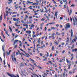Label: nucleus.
<instances>
[{"label": "nucleus", "mask_w": 77, "mask_h": 77, "mask_svg": "<svg viewBox=\"0 0 77 77\" xmlns=\"http://www.w3.org/2000/svg\"><path fill=\"white\" fill-rule=\"evenodd\" d=\"M65 25H66V26L65 27V29L66 30H68V28H70V25H69V23L66 24Z\"/></svg>", "instance_id": "obj_1"}, {"label": "nucleus", "mask_w": 77, "mask_h": 77, "mask_svg": "<svg viewBox=\"0 0 77 77\" xmlns=\"http://www.w3.org/2000/svg\"><path fill=\"white\" fill-rule=\"evenodd\" d=\"M71 31L70 30L69 31V33H71V37H72V35L73 34V32H72V29H71Z\"/></svg>", "instance_id": "obj_2"}, {"label": "nucleus", "mask_w": 77, "mask_h": 77, "mask_svg": "<svg viewBox=\"0 0 77 77\" xmlns=\"http://www.w3.org/2000/svg\"><path fill=\"white\" fill-rule=\"evenodd\" d=\"M14 57V55H12V56H11V57L12 58V60H13V61L14 62L15 60V61H16V60H17V59H16V58H14V59L13 57Z\"/></svg>", "instance_id": "obj_3"}, {"label": "nucleus", "mask_w": 77, "mask_h": 77, "mask_svg": "<svg viewBox=\"0 0 77 77\" xmlns=\"http://www.w3.org/2000/svg\"><path fill=\"white\" fill-rule=\"evenodd\" d=\"M18 40H16L14 42V44H13L14 46H15V44H16V42L17 43L18 42Z\"/></svg>", "instance_id": "obj_4"}, {"label": "nucleus", "mask_w": 77, "mask_h": 77, "mask_svg": "<svg viewBox=\"0 0 77 77\" xmlns=\"http://www.w3.org/2000/svg\"><path fill=\"white\" fill-rule=\"evenodd\" d=\"M72 19L73 21V25L75 26V20H74V17H72Z\"/></svg>", "instance_id": "obj_5"}, {"label": "nucleus", "mask_w": 77, "mask_h": 77, "mask_svg": "<svg viewBox=\"0 0 77 77\" xmlns=\"http://www.w3.org/2000/svg\"><path fill=\"white\" fill-rule=\"evenodd\" d=\"M20 67H23L24 64H23V62H22L21 63H20Z\"/></svg>", "instance_id": "obj_6"}, {"label": "nucleus", "mask_w": 77, "mask_h": 77, "mask_svg": "<svg viewBox=\"0 0 77 77\" xmlns=\"http://www.w3.org/2000/svg\"><path fill=\"white\" fill-rule=\"evenodd\" d=\"M7 74L8 75H9V76L10 77H13V76H12V74L9 73V72H7Z\"/></svg>", "instance_id": "obj_7"}, {"label": "nucleus", "mask_w": 77, "mask_h": 77, "mask_svg": "<svg viewBox=\"0 0 77 77\" xmlns=\"http://www.w3.org/2000/svg\"><path fill=\"white\" fill-rule=\"evenodd\" d=\"M57 12H55L54 16L56 17V18H57Z\"/></svg>", "instance_id": "obj_8"}, {"label": "nucleus", "mask_w": 77, "mask_h": 77, "mask_svg": "<svg viewBox=\"0 0 77 77\" xmlns=\"http://www.w3.org/2000/svg\"><path fill=\"white\" fill-rule=\"evenodd\" d=\"M51 30H56V29H57V28L56 27H53L51 28Z\"/></svg>", "instance_id": "obj_9"}, {"label": "nucleus", "mask_w": 77, "mask_h": 77, "mask_svg": "<svg viewBox=\"0 0 77 77\" xmlns=\"http://www.w3.org/2000/svg\"><path fill=\"white\" fill-rule=\"evenodd\" d=\"M2 20V14H1L0 17V23H1V21Z\"/></svg>", "instance_id": "obj_10"}, {"label": "nucleus", "mask_w": 77, "mask_h": 77, "mask_svg": "<svg viewBox=\"0 0 77 77\" xmlns=\"http://www.w3.org/2000/svg\"><path fill=\"white\" fill-rule=\"evenodd\" d=\"M74 18H75V23L76 24V25H77V18H76V17H74Z\"/></svg>", "instance_id": "obj_11"}, {"label": "nucleus", "mask_w": 77, "mask_h": 77, "mask_svg": "<svg viewBox=\"0 0 77 77\" xmlns=\"http://www.w3.org/2000/svg\"><path fill=\"white\" fill-rule=\"evenodd\" d=\"M72 51L73 52H74V51H77V49H73L72 50Z\"/></svg>", "instance_id": "obj_12"}, {"label": "nucleus", "mask_w": 77, "mask_h": 77, "mask_svg": "<svg viewBox=\"0 0 77 77\" xmlns=\"http://www.w3.org/2000/svg\"><path fill=\"white\" fill-rule=\"evenodd\" d=\"M26 32L27 33H29V34H30L31 33V31H26Z\"/></svg>", "instance_id": "obj_13"}, {"label": "nucleus", "mask_w": 77, "mask_h": 77, "mask_svg": "<svg viewBox=\"0 0 77 77\" xmlns=\"http://www.w3.org/2000/svg\"><path fill=\"white\" fill-rule=\"evenodd\" d=\"M45 75L46 76L47 75V74L44 73V74L42 75V76L43 77H45Z\"/></svg>", "instance_id": "obj_14"}, {"label": "nucleus", "mask_w": 77, "mask_h": 77, "mask_svg": "<svg viewBox=\"0 0 77 77\" xmlns=\"http://www.w3.org/2000/svg\"><path fill=\"white\" fill-rule=\"evenodd\" d=\"M27 3H30V4H32V3H33V2H29V1H27Z\"/></svg>", "instance_id": "obj_15"}, {"label": "nucleus", "mask_w": 77, "mask_h": 77, "mask_svg": "<svg viewBox=\"0 0 77 77\" xmlns=\"http://www.w3.org/2000/svg\"><path fill=\"white\" fill-rule=\"evenodd\" d=\"M5 33L7 35H8V36H9V35L8 34V32L7 31H5Z\"/></svg>", "instance_id": "obj_16"}, {"label": "nucleus", "mask_w": 77, "mask_h": 77, "mask_svg": "<svg viewBox=\"0 0 77 77\" xmlns=\"http://www.w3.org/2000/svg\"><path fill=\"white\" fill-rule=\"evenodd\" d=\"M5 45L2 46V50L3 51H5V50H4V48H5Z\"/></svg>", "instance_id": "obj_17"}, {"label": "nucleus", "mask_w": 77, "mask_h": 77, "mask_svg": "<svg viewBox=\"0 0 77 77\" xmlns=\"http://www.w3.org/2000/svg\"><path fill=\"white\" fill-rule=\"evenodd\" d=\"M38 4V3H34L32 4V5H37Z\"/></svg>", "instance_id": "obj_18"}, {"label": "nucleus", "mask_w": 77, "mask_h": 77, "mask_svg": "<svg viewBox=\"0 0 77 77\" xmlns=\"http://www.w3.org/2000/svg\"><path fill=\"white\" fill-rule=\"evenodd\" d=\"M9 29L10 30H11V32L12 31V28H11V26H9Z\"/></svg>", "instance_id": "obj_19"}, {"label": "nucleus", "mask_w": 77, "mask_h": 77, "mask_svg": "<svg viewBox=\"0 0 77 77\" xmlns=\"http://www.w3.org/2000/svg\"><path fill=\"white\" fill-rule=\"evenodd\" d=\"M55 44H56V45H58V44H59V43H58V42H57L56 41H55Z\"/></svg>", "instance_id": "obj_20"}, {"label": "nucleus", "mask_w": 77, "mask_h": 77, "mask_svg": "<svg viewBox=\"0 0 77 77\" xmlns=\"http://www.w3.org/2000/svg\"><path fill=\"white\" fill-rule=\"evenodd\" d=\"M67 11H68L69 12V15H71V13H70L69 12V10H68V8L67 9Z\"/></svg>", "instance_id": "obj_21"}, {"label": "nucleus", "mask_w": 77, "mask_h": 77, "mask_svg": "<svg viewBox=\"0 0 77 77\" xmlns=\"http://www.w3.org/2000/svg\"><path fill=\"white\" fill-rule=\"evenodd\" d=\"M31 60V61H32V62H35V61H34V60H33V59H32V58H30Z\"/></svg>", "instance_id": "obj_22"}, {"label": "nucleus", "mask_w": 77, "mask_h": 77, "mask_svg": "<svg viewBox=\"0 0 77 77\" xmlns=\"http://www.w3.org/2000/svg\"><path fill=\"white\" fill-rule=\"evenodd\" d=\"M69 12L70 13V14L72 13V9H70Z\"/></svg>", "instance_id": "obj_23"}, {"label": "nucleus", "mask_w": 77, "mask_h": 77, "mask_svg": "<svg viewBox=\"0 0 77 77\" xmlns=\"http://www.w3.org/2000/svg\"><path fill=\"white\" fill-rule=\"evenodd\" d=\"M71 7H75V5H74L72 4L71 6Z\"/></svg>", "instance_id": "obj_24"}, {"label": "nucleus", "mask_w": 77, "mask_h": 77, "mask_svg": "<svg viewBox=\"0 0 77 77\" xmlns=\"http://www.w3.org/2000/svg\"><path fill=\"white\" fill-rule=\"evenodd\" d=\"M13 21H17V19L15 18H13Z\"/></svg>", "instance_id": "obj_25"}, {"label": "nucleus", "mask_w": 77, "mask_h": 77, "mask_svg": "<svg viewBox=\"0 0 77 77\" xmlns=\"http://www.w3.org/2000/svg\"><path fill=\"white\" fill-rule=\"evenodd\" d=\"M54 46H52V50H54Z\"/></svg>", "instance_id": "obj_26"}, {"label": "nucleus", "mask_w": 77, "mask_h": 77, "mask_svg": "<svg viewBox=\"0 0 77 77\" xmlns=\"http://www.w3.org/2000/svg\"><path fill=\"white\" fill-rule=\"evenodd\" d=\"M20 55H23V56H25V55L23 53H20Z\"/></svg>", "instance_id": "obj_27"}, {"label": "nucleus", "mask_w": 77, "mask_h": 77, "mask_svg": "<svg viewBox=\"0 0 77 77\" xmlns=\"http://www.w3.org/2000/svg\"><path fill=\"white\" fill-rule=\"evenodd\" d=\"M10 54V53H9V52L8 53V51H7V56H8V55H9Z\"/></svg>", "instance_id": "obj_28"}, {"label": "nucleus", "mask_w": 77, "mask_h": 77, "mask_svg": "<svg viewBox=\"0 0 77 77\" xmlns=\"http://www.w3.org/2000/svg\"><path fill=\"white\" fill-rule=\"evenodd\" d=\"M32 37L33 38H35V37H36V35H34L33 34L32 35Z\"/></svg>", "instance_id": "obj_29"}, {"label": "nucleus", "mask_w": 77, "mask_h": 77, "mask_svg": "<svg viewBox=\"0 0 77 77\" xmlns=\"http://www.w3.org/2000/svg\"><path fill=\"white\" fill-rule=\"evenodd\" d=\"M47 58L46 57H45V59H44L43 60L44 61H45V60H47Z\"/></svg>", "instance_id": "obj_30"}, {"label": "nucleus", "mask_w": 77, "mask_h": 77, "mask_svg": "<svg viewBox=\"0 0 77 77\" xmlns=\"http://www.w3.org/2000/svg\"><path fill=\"white\" fill-rule=\"evenodd\" d=\"M63 2L64 3H65V2H66L67 1H66V0H63Z\"/></svg>", "instance_id": "obj_31"}, {"label": "nucleus", "mask_w": 77, "mask_h": 77, "mask_svg": "<svg viewBox=\"0 0 77 77\" xmlns=\"http://www.w3.org/2000/svg\"><path fill=\"white\" fill-rule=\"evenodd\" d=\"M16 17L17 15H14L12 16V17H13V18H15V17Z\"/></svg>", "instance_id": "obj_32"}, {"label": "nucleus", "mask_w": 77, "mask_h": 77, "mask_svg": "<svg viewBox=\"0 0 77 77\" xmlns=\"http://www.w3.org/2000/svg\"><path fill=\"white\" fill-rule=\"evenodd\" d=\"M33 63V65H35V66H37V65H36V64H35V63Z\"/></svg>", "instance_id": "obj_33"}, {"label": "nucleus", "mask_w": 77, "mask_h": 77, "mask_svg": "<svg viewBox=\"0 0 77 77\" xmlns=\"http://www.w3.org/2000/svg\"><path fill=\"white\" fill-rule=\"evenodd\" d=\"M18 35H16V36H15V39H16V38H17V37H18Z\"/></svg>", "instance_id": "obj_34"}, {"label": "nucleus", "mask_w": 77, "mask_h": 77, "mask_svg": "<svg viewBox=\"0 0 77 77\" xmlns=\"http://www.w3.org/2000/svg\"><path fill=\"white\" fill-rule=\"evenodd\" d=\"M66 62L67 63H69V60H68L67 59H66Z\"/></svg>", "instance_id": "obj_35"}, {"label": "nucleus", "mask_w": 77, "mask_h": 77, "mask_svg": "<svg viewBox=\"0 0 77 77\" xmlns=\"http://www.w3.org/2000/svg\"><path fill=\"white\" fill-rule=\"evenodd\" d=\"M37 67H38V68H40V69H42V68L40 67V66H37Z\"/></svg>", "instance_id": "obj_36"}, {"label": "nucleus", "mask_w": 77, "mask_h": 77, "mask_svg": "<svg viewBox=\"0 0 77 77\" xmlns=\"http://www.w3.org/2000/svg\"><path fill=\"white\" fill-rule=\"evenodd\" d=\"M12 76H13V77H17L15 75H14V74H11Z\"/></svg>", "instance_id": "obj_37"}, {"label": "nucleus", "mask_w": 77, "mask_h": 77, "mask_svg": "<svg viewBox=\"0 0 77 77\" xmlns=\"http://www.w3.org/2000/svg\"><path fill=\"white\" fill-rule=\"evenodd\" d=\"M47 57H48V56H49V55L48 54V52H47Z\"/></svg>", "instance_id": "obj_38"}, {"label": "nucleus", "mask_w": 77, "mask_h": 77, "mask_svg": "<svg viewBox=\"0 0 77 77\" xmlns=\"http://www.w3.org/2000/svg\"><path fill=\"white\" fill-rule=\"evenodd\" d=\"M4 63V65H6V63L5 62V60H4L3 61Z\"/></svg>", "instance_id": "obj_39"}, {"label": "nucleus", "mask_w": 77, "mask_h": 77, "mask_svg": "<svg viewBox=\"0 0 77 77\" xmlns=\"http://www.w3.org/2000/svg\"><path fill=\"white\" fill-rule=\"evenodd\" d=\"M72 72L71 71H69V74H72Z\"/></svg>", "instance_id": "obj_40"}, {"label": "nucleus", "mask_w": 77, "mask_h": 77, "mask_svg": "<svg viewBox=\"0 0 77 77\" xmlns=\"http://www.w3.org/2000/svg\"><path fill=\"white\" fill-rule=\"evenodd\" d=\"M75 69H76L75 68L74 69L73 72V73H74L75 71Z\"/></svg>", "instance_id": "obj_41"}, {"label": "nucleus", "mask_w": 77, "mask_h": 77, "mask_svg": "<svg viewBox=\"0 0 77 77\" xmlns=\"http://www.w3.org/2000/svg\"><path fill=\"white\" fill-rule=\"evenodd\" d=\"M43 55L42 54H41V53L40 54V56H42Z\"/></svg>", "instance_id": "obj_42"}, {"label": "nucleus", "mask_w": 77, "mask_h": 77, "mask_svg": "<svg viewBox=\"0 0 77 77\" xmlns=\"http://www.w3.org/2000/svg\"><path fill=\"white\" fill-rule=\"evenodd\" d=\"M60 4H61V5H62V4H63V2H62V1H60Z\"/></svg>", "instance_id": "obj_43"}, {"label": "nucleus", "mask_w": 77, "mask_h": 77, "mask_svg": "<svg viewBox=\"0 0 77 77\" xmlns=\"http://www.w3.org/2000/svg\"><path fill=\"white\" fill-rule=\"evenodd\" d=\"M19 20H20V19H19V18H18L17 19V20L16 21H17V22H18Z\"/></svg>", "instance_id": "obj_44"}, {"label": "nucleus", "mask_w": 77, "mask_h": 77, "mask_svg": "<svg viewBox=\"0 0 77 77\" xmlns=\"http://www.w3.org/2000/svg\"><path fill=\"white\" fill-rule=\"evenodd\" d=\"M53 56V54H51L50 55V57H51Z\"/></svg>", "instance_id": "obj_45"}, {"label": "nucleus", "mask_w": 77, "mask_h": 77, "mask_svg": "<svg viewBox=\"0 0 77 77\" xmlns=\"http://www.w3.org/2000/svg\"><path fill=\"white\" fill-rule=\"evenodd\" d=\"M46 18H47V19H48V18H49L48 17V16H46Z\"/></svg>", "instance_id": "obj_46"}, {"label": "nucleus", "mask_w": 77, "mask_h": 77, "mask_svg": "<svg viewBox=\"0 0 77 77\" xmlns=\"http://www.w3.org/2000/svg\"><path fill=\"white\" fill-rule=\"evenodd\" d=\"M4 56L5 58V52L4 53Z\"/></svg>", "instance_id": "obj_47"}, {"label": "nucleus", "mask_w": 77, "mask_h": 77, "mask_svg": "<svg viewBox=\"0 0 77 77\" xmlns=\"http://www.w3.org/2000/svg\"><path fill=\"white\" fill-rule=\"evenodd\" d=\"M12 35L13 37H14V36H15V34L13 33Z\"/></svg>", "instance_id": "obj_48"}, {"label": "nucleus", "mask_w": 77, "mask_h": 77, "mask_svg": "<svg viewBox=\"0 0 77 77\" xmlns=\"http://www.w3.org/2000/svg\"><path fill=\"white\" fill-rule=\"evenodd\" d=\"M6 12L7 14H8V13H9V12L8 11H6Z\"/></svg>", "instance_id": "obj_49"}, {"label": "nucleus", "mask_w": 77, "mask_h": 77, "mask_svg": "<svg viewBox=\"0 0 77 77\" xmlns=\"http://www.w3.org/2000/svg\"><path fill=\"white\" fill-rule=\"evenodd\" d=\"M43 41H42V42L41 43V45H42L43 44Z\"/></svg>", "instance_id": "obj_50"}, {"label": "nucleus", "mask_w": 77, "mask_h": 77, "mask_svg": "<svg viewBox=\"0 0 77 77\" xmlns=\"http://www.w3.org/2000/svg\"><path fill=\"white\" fill-rule=\"evenodd\" d=\"M64 34H65V32H63L62 33V35H64Z\"/></svg>", "instance_id": "obj_51"}, {"label": "nucleus", "mask_w": 77, "mask_h": 77, "mask_svg": "<svg viewBox=\"0 0 77 77\" xmlns=\"http://www.w3.org/2000/svg\"><path fill=\"white\" fill-rule=\"evenodd\" d=\"M12 2H8V4H11V3H12Z\"/></svg>", "instance_id": "obj_52"}, {"label": "nucleus", "mask_w": 77, "mask_h": 77, "mask_svg": "<svg viewBox=\"0 0 77 77\" xmlns=\"http://www.w3.org/2000/svg\"><path fill=\"white\" fill-rule=\"evenodd\" d=\"M64 8H66V6L65 5H64Z\"/></svg>", "instance_id": "obj_53"}, {"label": "nucleus", "mask_w": 77, "mask_h": 77, "mask_svg": "<svg viewBox=\"0 0 77 77\" xmlns=\"http://www.w3.org/2000/svg\"><path fill=\"white\" fill-rule=\"evenodd\" d=\"M44 20H45V19H44V18H42L41 20V21H44Z\"/></svg>", "instance_id": "obj_54"}, {"label": "nucleus", "mask_w": 77, "mask_h": 77, "mask_svg": "<svg viewBox=\"0 0 77 77\" xmlns=\"http://www.w3.org/2000/svg\"><path fill=\"white\" fill-rule=\"evenodd\" d=\"M70 20L71 21H72V18L71 17H70Z\"/></svg>", "instance_id": "obj_55"}, {"label": "nucleus", "mask_w": 77, "mask_h": 77, "mask_svg": "<svg viewBox=\"0 0 77 77\" xmlns=\"http://www.w3.org/2000/svg\"><path fill=\"white\" fill-rule=\"evenodd\" d=\"M18 41L20 42V44H22V42H21V41H20V40H18Z\"/></svg>", "instance_id": "obj_56"}, {"label": "nucleus", "mask_w": 77, "mask_h": 77, "mask_svg": "<svg viewBox=\"0 0 77 77\" xmlns=\"http://www.w3.org/2000/svg\"><path fill=\"white\" fill-rule=\"evenodd\" d=\"M32 20L31 19H30L29 20V23H31V22H32Z\"/></svg>", "instance_id": "obj_57"}, {"label": "nucleus", "mask_w": 77, "mask_h": 77, "mask_svg": "<svg viewBox=\"0 0 77 77\" xmlns=\"http://www.w3.org/2000/svg\"><path fill=\"white\" fill-rule=\"evenodd\" d=\"M73 39L75 42L76 41V39H75V38H74Z\"/></svg>", "instance_id": "obj_58"}, {"label": "nucleus", "mask_w": 77, "mask_h": 77, "mask_svg": "<svg viewBox=\"0 0 77 77\" xmlns=\"http://www.w3.org/2000/svg\"><path fill=\"white\" fill-rule=\"evenodd\" d=\"M47 30V27H45V31H46Z\"/></svg>", "instance_id": "obj_59"}, {"label": "nucleus", "mask_w": 77, "mask_h": 77, "mask_svg": "<svg viewBox=\"0 0 77 77\" xmlns=\"http://www.w3.org/2000/svg\"><path fill=\"white\" fill-rule=\"evenodd\" d=\"M17 47V45H16L15 46H14V48H16Z\"/></svg>", "instance_id": "obj_60"}, {"label": "nucleus", "mask_w": 77, "mask_h": 77, "mask_svg": "<svg viewBox=\"0 0 77 77\" xmlns=\"http://www.w3.org/2000/svg\"><path fill=\"white\" fill-rule=\"evenodd\" d=\"M3 25L5 27H6V24H5V23H3Z\"/></svg>", "instance_id": "obj_61"}, {"label": "nucleus", "mask_w": 77, "mask_h": 77, "mask_svg": "<svg viewBox=\"0 0 77 77\" xmlns=\"http://www.w3.org/2000/svg\"><path fill=\"white\" fill-rule=\"evenodd\" d=\"M31 26L32 27H34V25H31Z\"/></svg>", "instance_id": "obj_62"}, {"label": "nucleus", "mask_w": 77, "mask_h": 77, "mask_svg": "<svg viewBox=\"0 0 77 77\" xmlns=\"http://www.w3.org/2000/svg\"><path fill=\"white\" fill-rule=\"evenodd\" d=\"M21 22L22 23H24V21H23V20H22V21H21Z\"/></svg>", "instance_id": "obj_63"}, {"label": "nucleus", "mask_w": 77, "mask_h": 77, "mask_svg": "<svg viewBox=\"0 0 77 77\" xmlns=\"http://www.w3.org/2000/svg\"><path fill=\"white\" fill-rule=\"evenodd\" d=\"M55 77H57V74H55Z\"/></svg>", "instance_id": "obj_64"}]
</instances>
